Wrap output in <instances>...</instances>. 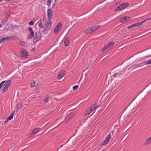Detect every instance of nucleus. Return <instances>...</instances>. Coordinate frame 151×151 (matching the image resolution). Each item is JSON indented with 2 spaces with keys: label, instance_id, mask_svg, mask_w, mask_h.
I'll use <instances>...</instances> for the list:
<instances>
[{
  "label": "nucleus",
  "instance_id": "1",
  "mask_svg": "<svg viewBox=\"0 0 151 151\" xmlns=\"http://www.w3.org/2000/svg\"><path fill=\"white\" fill-rule=\"evenodd\" d=\"M100 27V25L92 26L86 29L84 31V32L86 34L91 33L99 29Z\"/></svg>",
  "mask_w": 151,
  "mask_h": 151
},
{
  "label": "nucleus",
  "instance_id": "27",
  "mask_svg": "<svg viewBox=\"0 0 151 151\" xmlns=\"http://www.w3.org/2000/svg\"><path fill=\"white\" fill-rule=\"evenodd\" d=\"M121 10H122L121 7V6L120 5H119L118 6L117 8L115 9L114 11H119Z\"/></svg>",
  "mask_w": 151,
  "mask_h": 151
},
{
  "label": "nucleus",
  "instance_id": "40",
  "mask_svg": "<svg viewBox=\"0 0 151 151\" xmlns=\"http://www.w3.org/2000/svg\"><path fill=\"white\" fill-rule=\"evenodd\" d=\"M46 17H44L43 18V21H45L46 20Z\"/></svg>",
  "mask_w": 151,
  "mask_h": 151
},
{
  "label": "nucleus",
  "instance_id": "3",
  "mask_svg": "<svg viewBox=\"0 0 151 151\" xmlns=\"http://www.w3.org/2000/svg\"><path fill=\"white\" fill-rule=\"evenodd\" d=\"M11 83V81L10 80L7 81L3 85L1 90L3 93L6 92L8 89Z\"/></svg>",
  "mask_w": 151,
  "mask_h": 151
},
{
  "label": "nucleus",
  "instance_id": "10",
  "mask_svg": "<svg viewBox=\"0 0 151 151\" xmlns=\"http://www.w3.org/2000/svg\"><path fill=\"white\" fill-rule=\"evenodd\" d=\"M61 24L59 22L58 25L54 28V31L56 34H57L60 31V28L61 27Z\"/></svg>",
  "mask_w": 151,
  "mask_h": 151
},
{
  "label": "nucleus",
  "instance_id": "41",
  "mask_svg": "<svg viewBox=\"0 0 151 151\" xmlns=\"http://www.w3.org/2000/svg\"><path fill=\"white\" fill-rule=\"evenodd\" d=\"M140 64H139L137 66V67H136V68H137V67H140V66H142V65H141Z\"/></svg>",
  "mask_w": 151,
  "mask_h": 151
},
{
  "label": "nucleus",
  "instance_id": "33",
  "mask_svg": "<svg viewBox=\"0 0 151 151\" xmlns=\"http://www.w3.org/2000/svg\"><path fill=\"white\" fill-rule=\"evenodd\" d=\"M5 82V81H3L1 83H0V89H1V88L2 87L3 85Z\"/></svg>",
  "mask_w": 151,
  "mask_h": 151
},
{
  "label": "nucleus",
  "instance_id": "30",
  "mask_svg": "<svg viewBox=\"0 0 151 151\" xmlns=\"http://www.w3.org/2000/svg\"><path fill=\"white\" fill-rule=\"evenodd\" d=\"M92 111L93 110L90 108L86 111V113L88 114H89L91 113Z\"/></svg>",
  "mask_w": 151,
  "mask_h": 151
},
{
  "label": "nucleus",
  "instance_id": "38",
  "mask_svg": "<svg viewBox=\"0 0 151 151\" xmlns=\"http://www.w3.org/2000/svg\"><path fill=\"white\" fill-rule=\"evenodd\" d=\"M151 20V17H149L147 19H145V20H143V21H145V22L147 20Z\"/></svg>",
  "mask_w": 151,
  "mask_h": 151
},
{
  "label": "nucleus",
  "instance_id": "23",
  "mask_svg": "<svg viewBox=\"0 0 151 151\" xmlns=\"http://www.w3.org/2000/svg\"><path fill=\"white\" fill-rule=\"evenodd\" d=\"M5 40H6V39H5V35L2 36V37H0V41L1 43L3 42Z\"/></svg>",
  "mask_w": 151,
  "mask_h": 151
},
{
  "label": "nucleus",
  "instance_id": "44",
  "mask_svg": "<svg viewBox=\"0 0 151 151\" xmlns=\"http://www.w3.org/2000/svg\"><path fill=\"white\" fill-rule=\"evenodd\" d=\"M2 1H3V0H0V2H2Z\"/></svg>",
  "mask_w": 151,
  "mask_h": 151
},
{
  "label": "nucleus",
  "instance_id": "8",
  "mask_svg": "<svg viewBox=\"0 0 151 151\" xmlns=\"http://www.w3.org/2000/svg\"><path fill=\"white\" fill-rule=\"evenodd\" d=\"M28 29L30 32V33L29 34L27 37V39H31L34 36V32L32 30V28L31 27H29Z\"/></svg>",
  "mask_w": 151,
  "mask_h": 151
},
{
  "label": "nucleus",
  "instance_id": "17",
  "mask_svg": "<svg viewBox=\"0 0 151 151\" xmlns=\"http://www.w3.org/2000/svg\"><path fill=\"white\" fill-rule=\"evenodd\" d=\"M150 142H151V136L146 140L144 145H148Z\"/></svg>",
  "mask_w": 151,
  "mask_h": 151
},
{
  "label": "nucleus",
  "instance_id": "14",
  "mask_svg": "<svg viewBox=\"0 0 151 151\" xmlns=\"http://www.w3.org/2000/svg\"><path fill=\"white\" fill-rule=\"evenodd\" d=\"M129 5V4L127 2L122 3L120 5L122 9L125 8L127 7Z\"/></svg>",
  "mask_w": 151,
  "mask_h": 151
},
{
  "label": "nucleus",
  "instance_id": "20",
  "mask_svg": "<svg viewBox=\"0 0 151 151\" xmlns=\"http://www.w3.org/2000/svg\"><path fill=\"white\" fill-rule=\"evenodd\" d=\"M127 19L125 17H124V18L122 17L120 19L119 21H120L121 22H125L127 21Z\"/></svg>",
  "mask_w": 151,
  "mask_h": 151
},
{
  "label": "nucleus",
  "instance_id": "29",
  "mask_svg": "<svg viewBox=\"0 0 151 151\" xmlns=\"http://www.w3.org/2000/svg\"><path fill=\"white\" fill-rule=\"evenodd\" d=\"M143 63H145V65L150 64H151V59L148 60L143 62Z\"/></svg>",
  "mask_w": 151,
  "mask_h": 151
},
{
  "label": "nucleus",
  "instance_id": "21",
  "mask_svg": "<svg viewBox=\"0 0 151 151\" xmlns=\"http://www.w3.org/2000/svg\"><path fill=\"white\" fill-rule=\"evenodd\" d=\"M40 130V128H35L34 130H33V132L34 133L36 134Z\"/></svg>",
  "mask_w": 151,
  "mask_h": 151
},
{
  "label": "nucleus",
  "instance_id": "35",
  "mask_svg": "<svg viewBox=\"0 0 151 151\" xmlns=\"http://www.w3.org/2000/svg\"><path fill=\"white\" fill-rule=\"evenodd\" d=\"M135 27L134 24H132V25H130V26H128V27L127 28L128 29H130V28H132V27Z\"/></svg>",
  "mask_w": 151,
  "mask_h": 151
},
{
  "label": "nucleus",
  "instance_id": "34",
  "mask_svg": "<svg viewBox=\"0 0 151 151\" xmlns=\"http://www.w3.org/2000/svg\"><path fill=\"white\" fill-rule=\"evenodd\" d=\"M78 87V85H76L73 87V89L74 90H75L77 89Z\"/></svg>",
  "mask_w": 151,
  "mask_h": 151
},
{
  "label": "nucleus",
  "instance_id": "24",
  "mask_svg": "<svg viewBox=\"0 0 151 151\" xmlns=\"http://www.w3.org/2000/svg\"><path fill=\"white\" fill-rule=\"evenodd\" d=\"M50 98V96H47L46 99H45L44 100V101L45 103H47L49 101V99Z\"/></svg>",
  "mask_w": 151,
  "mask_h": 151
},
{
  "label": "nucleus",
  "instance_id": "36",
  "mask_svg": "<svg viewBox=\"0 0 151 151\" xmlns=\"http://www.w3.org/2000/svg\"><path fill=\"white\" fill-rule=\"evenodd\" d=\"M35 134L32 131V132L29 135V137H32Z\"/></svg>",
  "mask_w": 151,
  "mask_h": 151
},
{
  "label": "nucleus",
  "instance_id": "15",
  "mask_svg": "<svg viewBox=\"0 0 151 151\" xmlns=\"http://www.w3.org/2000/svg\"><path fill=\"white\" fill-rule=\"evenodd\" d=\"M98 103L97 102H96L95 103L93 104L90 107V109H92L93 111L95 109H96L97 108L99 107V106L97 105Z\"/></svg>",
  "mask_w": 151,
  "mask_h": 151
},
{
  "label": "nucleus",
  "instance_id": "39",
  "mask_svg": "<svg viewBox=\"0 0 151 151\" xmlns=\"http://www.w3.org/2000/svg\"><path fill=\"white\" fill-rule=\"evenodd\" d=\"M55 4L54 3L52 5V8H55Z\"/></svg>",
  "mask_w": 151,
  "mask_h": 151
},
{
  "label": "nucleus",
  "instance_id": "6",
  "mask_svg": "<svg viewBox=\"0 0 151 151\" xmlns=\"http://www.w3.org/2000/svg\"><path fill=\"white\" fill-rule=\"evenodd\" d=\"M53 12L50 9H49L47 11V19L49 22H50L52 18Z\"/></svg>",
  "mask_w": 151,
  "mask_h": 151
},
{
  "label": "nucleus",
  "instance_id": "11",
  "mask_svg": "<svg viewBox=\"0 0 151 151\" xmlns=\"http://www.w3.org/2000/svg\"><path fill=\"white\" fill-rule=\"evenodd\" d=\"M111 138V134H109L106 139L102 143V145H104L106 144L110 140Z\"/></svg>",
  "mask_w": 151,
  "mask_h": 151
},
{
  "label": "nucleus",
  "instance_id": "18",
  "mask_svg": "<svg viewBox=\"0 0 151 151\" xmlns=\"http://www.w3.org/2000/svg\"><path fill=\"white\" fill-rule=\"evenodd\" d=\"M19 44L22 46L25 47L27 46L26 42L22 40L19 41Z\"/></svg>",
  "mask_w": 151,
  "mask_h": 151
},
{
  "label": "nucleus",
  "instance_id": "9",
  "mask_svg": "<svg viewBox=\"0 0 151 151\" xmlns=\"http://www.w3.org/2000/svg\"><path fill=\"white\" fill-rule=\"evenodd\" d=\"M122 69H119L115 71V73L114 75V77L118 78L119 76H122L123 74Z\"/></svg>",
  "mask_w": 151,
  "mask_h": 151
},
{
  "label": "nucleus",
  "instance_id": "19",
  "mask_svg": "<svg viewBox=\"0 0 151 151\" xmlns=\"http://www.w3.org/2000/svg\"><path fill=\"white\" fill-rule=\"evenodd\" d=\"M145 22V21H142L141 22H138L137 23H135L134 24V25L135 26V27H136L137 26H139L142 23Z\"/></svg>",
  "mask_w": 151,
  "mask_h": 151
},
{
  "label": "nucleus",
  "instance_id": "4",
  "mask_svg": "<svg viewBox=\"0 0 151 151\" xmlns=\"http://www.w3.org/2000/svg\"><path fill=\"white\" fill-rule=\"evenodd\" d=\"M41 34L39 31L37 32H35V37L33 39L34 43H36L37 42L40 40L41 37Z\"/></svg>",
  "mask_w": 151,
  "mask_h": 151
},
{
  "label": "nucleus",
  "instance_id": "2",
  "mask_svg": "<svg viewBox=\"0 0 151 151\" xmlns=\"http://www.w3.org/2000/svg\"><path fill=\"white\" fill-rule=\"evenodd\" d=\"M49 22H46L44 25L43 28L44 29L42 31V32L44 33H47L48 30H49L51 28L52 24L51 21Z\"/></svg>",
  "mask_w": 151,
  "mask_h": 151
},
{
  "label": "nucleus",
  "instance_id": "16",
  "mask_svg": "<svg viewBox=\"0 0 151 151\" xmlns=\"http://www.w3.org/2000/svg\"><path fill=\"white\" fill-rule=\"evenodd\" d=\"M38 25L40 28L42 29L43 28V26L42 24V19H40V21L38 22Z\"/></svg>",
  "mask_w": 151,
  "mask_h": 151
},
{
  "label": "nucleus",
  "instance_id": "12",
  "mask_svg": "<svg viewBox=\"0 0 151 151\" xmlns=\"http://www.w3.org/2000/svg\"><path fill=\"white\" fill-rule=\"evenodd\" d=\"M65 73V71L64 70L60 72L58 74L57 79L59 80L60 79L64 76Z\"/></svg>",
  "mask_w": 151,
  "mask_h": 151
},
{
  "label": "nucleus",
  "instance_id": "42",
  "mask_svg": "<svg viewBox=\"0 0 151 151\" xmlns=\"http://www.w3.org/2000/svg\"><path fill=\"white\" fill-rule=\"evenodd\" d=\"M3 1H5L9 2L10 0H3Z\"/></svg>",
  "mask_w": 151,
  "mask_h": 151
},
{
  "label": "nucleus",
  "instance_id": "31",
  "mask_svg": "<svg viewBox=\"0 0 151 151\" xmlns=\"http://www.w3.org/2000/svg\"><path fill=\"white\" fill-rule=\"evenodd\" d=\"M53 1V0H47V5L48 6H50L51 2Z\"/></svg>",
  "mask_w": 151,
  "mask_h": 151
},
{
  "label": "nucleus",
  "instance_id": "22",
  "mask_svg": "<svg viewBox=\"0 0 151 151\" xmlns=\"http://www.w3.org/2000/svg\"><path fill=\"white\" fill-rule=\"evenodd\" d=\"M64 44L66 46H67L69 44V40L68 38H66L64 41Z\"/></svg>",
  "mask_w": 151,
  "mask_h": 151
},
{
  "label": "nucleus",
  "instance_id": "45",
  "mask_svg": "<svg viewBox=\"0 0 151 151\" xmlns=\"http://www.w3.org/2000/svg\"><path fill=\"white\" fill-rule=\"evenodd\" d=\"M63 146V145H61V146L60 147H62Z\"/></svg>",
  "mask_w": 151,
  "mask_h": 151
},
{
  "label": "nucleus",
  "instance_id": "37",
  "mask_svg": "<svg viewBox=\"0 0 151 151\" xmlns=\"http://www.w3.org/2000/svg\"><path fill=\"white\" fill-rule=\"evenodd\" d=\"M29 24L30 25H32L34 24V22L31 21L29 22Z\"/></svg>",
  "mask_w": 151,
  "mask_h": 151
},
{
  "label": "nucleus",
  "instance_id": "7",
  "mask_svg": "<svg viewBox=\"0 0 151 151\" xmlns=\"http://www.w3.org/2000/svg\"><path fill=\"white\" fill-rule=\"evenodd\" d=\"M114 44V42H110L107 45H106L102 49V51H104L108 49L112 46H113Z\"/></svg>",
  "mask_w": 151,
  "mask_h": 151
},
{
  "label": "nucleus",
  "instance_id": "28",
  "mask_svg": "<svg viewBox=\"0 0 151 151\" xmlns=\"http://www.w3.org/2000/svg\"><path fill=\"white\" fill-rule=\"evenodd\" d=\"M36 85V82L35 81H32L30 84V86L31 87L34 88V87Z\"/></svg>",
  "mask_w": 151,
  "mask_h": 151
},
{
  "label": "nucleus",
  "instance_id": "43",
  "mask_svg": "<svg viewBox=\"0 0 151 151\" xmlns=\"http://www.w3.org/2000/svg\"><path fill=\"white\" fill-rule=\"evenodd\" d=\"M2 27V25L0 24V27Z\"/></svg>",
  "mask_w": 151,
  "mask_h": 151
},
{
  "label": "nucleus",
  "instance_id": "5",
  "mask_svg": "<svg viewBox=\"0 0 151 151\" xmlns=\"http://www.w3.org/2000/svg\"><path fill=\"white\" fill-rule=\"evenodd\" d=\"M20 56L24 58H27L29 55V53L27 50L23 48L21 49Z\"/></svg>",
  "mask_w": 151,
  "mask_h": 151
},
{
  "label": "nucleus",
  "instance_id": "25",
  "mask_svg": "<svg viewBox=\"0 0 151 151\" xmlns=\"http://www.w3.org/2000/svg\"><path fill=\"white\" fill-rule=\"evenodd\" d=\"M5 39H6V40H12V36H6L5 35Z\"/></svg>",
  "mask_w": 151,
  "mask_h": 151
},
{
  "label": "nucleus",
  "instance_id": "26",
  "mask_svg": "<svg viewBox=\"0 0 151 151\" xmlns=\"http://www.w3.org/2000/svg\"><path fill=\"white\" fill-rule=\"evenodd\" d=\"M74 116V115L73 113H70L68 116V117L70 119L72 118L73 116Z\"/></svg>",
  "mask_w": 151,
  "mask_h": 151
},
{
  "label": "nucleus",
  "instance_id": "32",
  "mask_svg": "<svg viewBox=\"0 0 151 151\" xmlns=\"http://www.w3.org/2000/svg\"><path fill=\"white\" fill-rule=\"evenodd\" d=\"M12 39L13 40H17L18 39V37L16 35H13L12 36Z\"/></svg>",
  "mask_w": 151,
  "mask_h": 151
},
{
  "label": "nucleus",
  "instance_id": "13",
  "mask_svg": "<svg viewBox=\"0 0 151 151\" xmlns=\"http://www.w3.org/2000/svg\"><path fill=\"white\" fill-rule=\"evenodd\" d=\"M14 111L12 112L11 115L9 116L8 117L6 118L5 119V121L4 122V123H5L6 122H7V121L11 120V119H12L13 118V116L14 115Z\"/></svg>",
  "mask_w": 151,
  "mask_h": 151
}]
</instances>
